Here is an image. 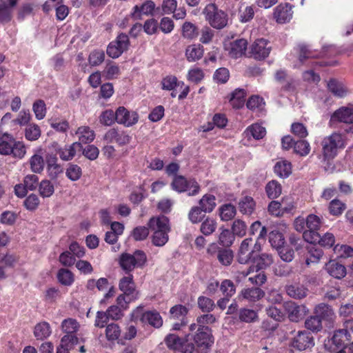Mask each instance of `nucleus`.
Listing matches in <instances>:
<instances>
[{
	"label": "nucleus",
	"instance_id": "f257e3e1",
	"mask_svg": "<svg viewBox=\"0 0 353 353\" xmlns=\"http://www.w3.org/2000/svg\"><path fill=\"white\" fill-rule=\"evenodd\" d=\"M190 332L186 334L188 345L186 351L189 353H210L214 343L211 328L199 327L196 323L189 326Z\"/></svg>",
	"mask_w": 353,
	"mask_h": 353
},
{
	"label": "nucleus",
	"instance_id": "f03ea898",
	"mask_svg": "<svg viewBox=\"0 0 353 353\" xmlns=\"http://www.w3.org/2000/svg\"><path fill=\"white\" fill-rule=\"evenodd\" d=\"M347 144L346 136L340 132H333L325 137L321 141V162L326 171L332 172L334 166L332 160L339 151L343 150Z\"/></svg>",
	"mask_w": 353,
	"mask_h": 353
},
{
	"label": "nucleus",
	"instance_id": "7ed1b4c3",
	"mask_svg": "<svg viewBox=\"0 0 353 353\" xmlns=\"http://www.w3.org/2000/svg\"><path fill=\"white\" fill-rule=\"evenodd\" d=\"M205 21L214 29L221 30L228 23V14L214 3H210L203 10Z\"/></svg>",
	"mask_w": 353,
	"mask_h": 353
},
{
	"label": "nucleus",
	"instance_id": "20e7f679",
	"mask_svg": "<svg viewBox=\"0 0 353 353\" xmlns=\"http://www.w3.org/2000/svg\"><path fill=\"white\" fill-rule=\"evenodd\" d=\"M170 186L176 192H185L188 196H194L201 190V186L195 179L186 178L182 175L174 176Z\"/></svg>",
	"mask_w": 353,
	"mask_h": 353
},
{
	"label": "nucleus",
	"instance_id": "39448f33",
	"mask_svg": "<svg viewBox=\"0 0 353 353\" xmlns=\"http://www.w3.org/2000/svg\"><path fill=\"white\" fill-rule=\"evenodd\" d=\"M133 321H140L143 324H149L154 327L159 328L163 325V319L157 311H143L142 306L137 307L131 314Z\"/></svg>",
	"mask_w": 353,
	"mask_h": 353
},
{
	"label": "nucleus",
	"instance_id": "423d86ee",
	"mask_svg": "<svg viewBox=\"0 0 353 353\" xmlns=\"http://www.w3.org/2000/svg\"><path fill=\"white\" fill-rule=\"evenodd\" d=\"M146 261L145 252L142 250H136L133 254H122L119 258V265L126 273H129L136 267L143 266Z\"/></svg>",
	"mask_w": 353,
	"mask_h": 353
},
{
	"label": "nucleus",
	"instance_id": "0eeeda50",
	"mask_svg": "<svg viewBox=\"0 0 353 353\" xmlns=\"http://www.w3.org/2000/svg\"><path fill=\"white\" fill-rule=\"evenodd\" d=\"M323 224L322 218L319 216L310 214L306 217L307 231L303 234L304 240L310 243H315V241L318 239V231L320 230Z\"/></svg>",
	"mask_w": 353,
	"mask_h": 353
},
{
	"label": "nucleus",
	"instance_id": "6e6552de",
	"mask_svg": "<svg viewBox=\"0 0 353 353\" xmlns=\"http://www.w3.org/2000/svg\"><path fill=\"white\" fill-rule=\"evenodd\" d=\"M350 335L346 330L339 329L334 331L332 336L325 341V348L330 352L337 349L343 350L350 341Z\"/></svg>",
	"mask_w": 353,
	"mask_h": 353
},
{
	"label": "nucleus",
	"instance_id": "1a4fd4ad",
	"mask_svg": "<svg viewBox=\"0 0 353 353\" xmlns=\"http://www.w3.org/2000/svg\"><path fill=\"white\" fill-rule=\"evenodd\" d=\"M284 308L289 319L292 322H299L309 312V309L305 305H298L293 301L284 303Z\"/></svg>",
	"mask_w": 353,
	"mask_h": 353
},
{
	"label": "nucleus",
	"instance_id": "9d476101",
	"mask_svg": "<svg viewBox=\"0 0 353 353\" xmlns=\"http://www.w3.org/2000/svg\"><path fill=\"white\" fill-rule=\"evenodd\" d=\"M117 122L125 127H131L137 123L139 114L135 111H129L123 106H119L116 110Z\"/></svg>",
	"mask_w": 353,
	"mask_h": 353
},
{
	"label": "nucleus",
	"instance_id": "9b49d317",
	"mask_svg": "<svg viewBox=\"0 0 353 353\" xmlns=\"http://www.w3.org/2000/svg\"><path fill=\"white\" fill-rule=\"evenodd\" d=\"M253 239L250 237L245 239L241 242L236 256V260L239 263L247 264L255 258L251 249Z\"/></svg>",
	"mask_w": 353,
	"mask_h": 353
},
{
	"label": "nucleus",
	"instance_id": "f8f14e48",
	"mask_svg": "<svg viewBox=\"0 0 353 353\" xmlns=\"http://www.w3.org/2000/svg\"><path fill=\"white\" fill-rule=\"evenodd\" d=\"M103 139L108 143H117L122 146L128 144L131 141V137L124 130L112 128L108 130L104 134Z\"/></svg>",
	"mask_w": 353,
	"mask_h": 353
},
{
	"label": "nucleus",
	"instance_id": "ddd939ff",
	"mask_svg": "<svg viewBox=\"0 0 353 353\" xmlns=\"http://www.w3.org/2000/svg\"><path fill=\"white\" fill-rule=\"evenodd\" d=\"M314 345L313 336L306 330L299 331L292 341V346L300 351Z\"/></svg>",
	"mask_w": 353,
	"mask_h": 353
},
{
	"label": "nucleus",
	"instance_id": "4468645a",
	"mask_svg": "<svg viewBox=\"0 0 353 353\" xmlns=\"http://www.w3.org/2000/svg\"><path fill=\"white\" fill-rule=\"evenodd\" d=\"M330 122L353 123V105L343 106L335 110L331 115Z\"/></svg>",
	"mask_w": 353,
	"mask_h": 353
},
{
	"label": "nucleus",
	"instance_id": "2eb2a0df",
	"mask_svg": "<svg viewBox=\"0 0 353 353\" xmlns=\"http://www.w3.org/2000/svg\"><path fill=\"white\" fill-rule=\"evenodd\" d=\"M271 47L268 46V41L264 39H256L251 46L250 52L255 59H263L270 52Z\"/></svg>",
	"mask_w": 353,
	"mask_h": 353
},
{
	"label": "nucleus",
	"instance_id": "dca6fc26",
	"mask_svg": "<svg viewBox=\"0 0 353 353\" xmlns=\"http://www.w3.org/2000/svg\"><path fill=\"white\" fill-rule=\"evenodd\" d=\"M165 342L170 349L178 350L182 353H189L186 351L188 345L186 336L183 339L176 334H170L165 337Z\"/></svg>",
	"mask_w": 353,
	"mask_h": 353
},
{
	"label": "nucleus",
	"instance_id": "f3484780",
	"mask_svg": "<svg viewBox=\"0 0 353 353\" xmlns=\"http://www.w3.org/2000/svg\"><path fill=\"white\" fill-rule=\"evenodd\" d=\"M292 7L289 3H281L275 8L273 15L277 23H285L292 19Z\"/></svg>",
	"mask_w": 353,
	"mask_h": 353
},
{
	"label": "nucleus",
	"instance_id": "a211bd4d",
	"mask_svg": "<svg viewBox=\"0 0 353 353\" xmlns=\"http://www.w3.org/2000/svg\"><path fill=\"white\" fill-rule=\"evenodd\" d=\"M265 292L259 287H252L243 289L239 296L250 303H255L264 297Z\"/></svg>",
	"mask_w": 353,
	"mask_h": 353
},
{
	"label": "nucleus",
	"instance_id": "6ab92c4d",
	"mask_svg": "<svg viewBox=\"0 0 353 353\" xmlns=\"http://www.w3.org/2000/svg\"><path fill=\"white\" fill-rule=\"evenodd\" d=\"M148 228L152 232H170L169 219L164 215L152 217L148 223Z\"/></svg>",
	"mask_w": 353,
	"mask_h": 353
},
{
	"label": "nucleus",
	"instance_id": "aec40b11",
	"mask_svg": "<svg viewBox=\"0 0 353 353\" xmlns=\"http://www.w3.org/2000/svg\"><path fill=\"white\" fill-rule=\"evenodd\" d=\"M154 8L155 3L152 1H146L141 6H134L130 15L133 19L140 20L141 19L142 14H152Z\"/></svg>",
	"mask_w": 353,
	"mask_h": 353
},
{
	"label": "nucleus",
	"instance_id": "412c9836",
	"mask_svg": "<svg viewBox=\"0 0 353 353\" xmlns=\"http://www.w3.org/2000/svg\"><path fill=\"white\" fill-rule=\"evenodd\" d=\"M314 314L321 321H332L335 318L334 312L332 307L324 303H319L314 308Z\"/></svg>",
	"mask_w": 353,
	"mask_h": 353
},
{
	"label": "nucleus",
	"instance_id": "4be33fe9",
	"mask_svg": "<svg viewBox=\"0 0 353 353\" xmlns=\"http://www.w3.org/2000/svg\"><path fill=\"white\" fill-rule=\"evenodd\" d=\"M82 150V145L81 143L74 142L71 145H65L60 148L57 150L59 157L63 161H68L72 160L76 154L77 151Z\"/></svg>",
	"mask_w": 353,
	"mask_h": 353
},
{
	"label": "nucleus",
	"instance_id": "5701e85b",
	"mask_svg": "<svg viewBox=\"0 0 353 353\" xmlns=\"http://www.w3.org/2000/svg\"><path fill=\"white\" fill-rule=\"evenodd\" d=\"M325 269L331 276L338 279L346 275L345 267L335 260H331L327 263Z\"/></svg>",
	"mask_w": 353,
	"mask_h": 353
},
{
	"label": "nucleus",
	"instance_id": "b1692460",
	"mask_svg": "<svg viewBox=\"0 0 353 353\" xmlns=\"http://www.w3.org/2000/svg\"><path fill=\"white\" fill-rule=\"evenodd\" d=\"M119 288L126 296H138V292L136 291L134 283L133 281V276L129 274L127 276H123L120 279Z\"/></svg>",
	"mask_w": 353,
	"mask_h": 353
},
{
	"label": "nucleus",
	"instance_id": "393cba45",
	"mask_svg": "<svg viewBox=\"0 0 353 353\" xmlns=\"http://www.w3.org/2000/svg\"><path fill=\"white\" fill-rule=\"evenodd\" d=\"M248 42L244 39H236L230 44L229 54L234 59L242 57L247 49Z\"/></svg>",
	"mask_w": 353,
	"mask_h": 353
},
{
	"label": "nucleus",
	"instance_id": "a878e982",
	"mask_svg": "<svg viewBox=\"0 0 353 353\" xmlns=\"http://www.w3.org/2000/svg\"><path fill=\"white\" fill-rule=\"evenodd\" d=\"M43 151L41 148H38L36 153L30 159V168L34 173H41L44 169L45 162Z\"/></svg>",
	"mask_w": 353,
	"mask_h": 353
},
{
	"label": "nucleus",
	"instance_id": "bb28decb",
	"mask_svg": "<svg viewBox=\"0 0 353 353\" xmlns=\"http://www.w3.org/2000/svg\"><path fill=\"white\" fill-rule=\"evenodd\" d=\"M15 140L14 137L8 132L0 136V154L10 155Z\"/></svg>",
	"mask_w": 353,
	"mask_h": 353
},
{
	"label": "nucleus",
	"instance_id": "cd10ccee",
	"mask_svg": "<svg viewBox=\"0 0 353 353\" xmlns=\"http://www.w3.org/2000/svg\"><path fill=\"white\" fill-rule=\"evenodd\" d=\"M246 91L244 89L236 88L230 94L229 101L235 109H239L244 105Z\"/></svg>",
	"mask_w": 353,
	"mask_h": 353
},
{
	"label": "nucleus",
	"instance_id": "c85d7f7f",
	"mask_svg": "<svg viewBox=\"0 0 353 353\" xmlns=\"http://www.w3.org/2000/svg\"><path fill=\"white\" fill-rule=\"evenodd\" d=\"M252 261L254 264L253 267H255V271L259 272L269 267L273 263L272 256L270 254L262 253L259 256H255Z\"/></svg>",
	"mask_w": 353,
	"mask_h": 353
},
{
	"label": "nucleus",
	"instance_id": "c756f323",
	"mask_svg": "<svg viewBox=\"0 0 353 353\" xmlns=\"http://www.w3.org/2000/svg\"><path fill=\"white\" fill-rule=\"evenodd\" d=\"M203 55V48L200 44H192L187 47L185 56L190 62L199 60Z\"/></svg>",
	"mask_w": 353,
	"mask_h": 353
},
{
	"label": "nucleus",
	"instance_id": "7c9ffc66",
	"mask_svg": "<svg viewBox=\"0 0 353 353\" xmlns=\"http://www.w3.org/2000/svg\"><path fill=\"white\" fill-rule=\"evenodd\" d=\"M238 206L242 214L250 215L254 212L256 203L252 196H245L239 200Z\"/></svg>",
	"mask_w": 353,
	"mask_h": 353
},
{
	"label": "nucleus",
	"instance_id": "2f4dec72",
	"mask_svg": "<svg viewBox=\"0 0 353 353\" xmlns=\"http://www.w3.org/2000/svg\"><path fill=\"white\" fill-rule=\"evenodd\" d=\"M288 296L295 299H301L307 294V289L303 285L294 284L285 288Z\"/></svg>",
	"mask_w": 353,
	"mask_h": 353
},
{
	"label": "nucleus",
	"instance_id": "473e14b6",
	"mask_svg": "<svg viewBox=\"0 0 353 353\" xmlns=\"http://www.w3.org/2000/svg\"><path fill=\"white\" fill-rule=\"evenodd\" d=\"M81 144L92 142L95 138V133L89 126H81L76 131Z\"/></svg>",
	"mask_w": 353,
	"mask_h": 353
},
{
	"label": "nucleus",
	"instance_id": "72a5a7b5",
	"mask_svg": "<svg viewBox=\"0 0 353 353\" xmlns=\"http://www.w3.org/2000/svg\"><path fill=\"white\" fill-rule=\"evenodd\" d=\"M274 173L281 178H287L292 173L291 163L286 160L278 161L274 167Z\"/></svg>",
	"mask_w": 353,
	"mask_h": 353
},
{
	"label": "nucleus",
	"instance_id": "f704fd0d",
	"mask_svg": "<svg viewBox=\"0 0 353 353\" xmlns=\"http://www.w3.org/2000/svg\"><path fill=\"white\" fill-rule=\"evenodd\" d=\"M51 333L50 325L46 321L39 323L34 327V335L37 340L46 339L50 336Z\"/></svg>",
	"mask_w": 353,
	"mask_h": 353
},
{
	"label": "nucleus",
	"instance_id": "c9c22d12",
	"mask_svg": "<svg viewBox=\"0 0 353 353\" xmlns=\"http://www.w3.org/2000/svg\"><path fill=\"white\" fill-rule=\"evenodd\" d=\"M199 204L204 213H210L216 207V198L213 194H206L199 200Z\"/></svg>",
	"mask_w": 353,
	"mask_h": 353
},
{
	"label": "nucleus",
	"instance_id": "e433bc0d",
	"mask_svg": "<svg viewBox=\"0 0 353 353\" xmlns=\"http://www.w3.org/2000/svg\"><path fill=\"white\" fill-rule=\"evenodd\" d=\"M181 35L189 40L194 39L199 35L198 27L190 21H185L181 27Z\"/></svg>",
	"mask_w": 353,
	"mask_h": 353
},
{
	"label": "nucleus",
	"instance_id": "4c0bfd02",
	"mask_svg": "<svg viewBox=\"0 0 353 353\" xmlns=\"http://www.w3.org/2000/svg\"><path fill=\"white\" fill-rule=\"evenodd\" d=\"M327 88L334 96L338 97H344L347 94V90L344 85L334 79L328 81Z\"/></svg>",
	"mask_w": 353,
	"mask_h": 353
},
{
	"label": "nucleus",
	"instance_id": "58836bf2",
	"mask_svg": "<svg viewBox=\"0 0 353 353\" xmlns=\"http://www.w3.org/2000/svg\"><path fill=\"white\" fill-rule=\"evenodd\" d=\"M219 216L222 221H228L232 219L236 213V207L231 203L222 205L219 209Z\"/></svg>",
	"mask_w": 353,
	"mask_h": 353
},
{
	"label": "nucleus",
	"instance_id": "ea45409f",
	"mask_svg": "<svg viewBox=\"0 0 353 353\" xmlns=\"http://www.w3.org/2000/svg\"><path fill=\"white\" fill-rule=\"evenodd\" d=\"M189 310L183 305H176L170 310V318L173 320H188Z\"/></svg>",
	"mask_w": 353,
	"mask_h": 353
},
{
	"label": "nucleus",
	"instance_id": "a19ab883",
	"mask_svg": "<svg viewBox=\"0 0 353 353\" xmlns=\"http://www.w3.org/2000/svg\"><path fill=\"white\" fill-rule=\"evenodd\" d=\"M79 327V322L74 319L68 318L61 323L62 330L65 334H76Z\"/></svg>",
	"mask_w": 353,
	"mask_h": 353
},
{
	"label": "nucleus",
	"instance_id": "79ce46f5",
	"mask_svg": "<svg viewBox=\"0 0 353 353\" xmlns=\"http://www.w3.org/2000/svg\"><path fill=\"white\" fill-rule=\"evenodd\" d=\"M265 192L270 199L279 197L282 192L281 184L276 180L269 181L265 186Z\"/></svg>",
	"mask_w": 353,
	"mask_h": 353
},
{
	"label": "nucleus",
	"instance_id": "37998d69",
	"mask_svg": "<svg viewBox=\"0 0 353 353\" xmlns=\"http://www.w3.org/2000/svg\"><path fill=\"white\" fill-rule=\"evenodd\" d=\"M24 133L27 140L34 141L39 139L41 131L37 124L30 123L26 127Z\"/></svg>",
	"mask_w": 353,
	"mask_h": 353
},
{
	"label": "nucleus",
	"instance_id": "c03bdc74",
	"mask_svg": "<svg viewBox=\"0 0 353 353\" xmlns=\"http://www.w3.org/2000/svg\"><path fill=\"white\" fill-rule=\"evenodd\" d=\"M305 327L314 333L320 332L322 328V321L315 314L310 316L305 321Z\"/></svg>",
	"mask_w": 353,
	"mask_h": 353
},
{
	"label": "nucleus",
	"instance_id": "a18cd8bd",
	"mask_svg": "<svg viewBox=\"0 0 353 353\" xmlns=\"http://www.w3.org/2000/svg\"><path fill=\"white\" fill-rule=\"evenodd\" d=\"M57 279L59 282L65 286H70L74 282L73 273L65 268H61L57 273Z\"/></svg>",
	"mask_w": 353,
	"mask_h": 353
},
{
	"label": "nucleus",
	"instance_id": "49530a36",
	"mask_svg": "<svg viewBox=\"0 0 353 353\" xmlns=\"http://www.w3.org/2000/svg\"><path fill=\"white\" fill-rule=\"evenodd\" d=\"M239 319L245 323L254 322L258 320V313L252 309L241 308L239 312Z\"/></svg>",
	"mask_w": 353,
	"mask_h": 353
},
{
	"label": "nucleus",
	"instance_id": "de8ad7c7",
	"mask_svg": "<svg viewBox=\"0 0 353 353\" xmlns=\"http://www.w3.org/2000/svg\"><path fill=\"white\" fill-rule=\"evenodd\" d=\"M117 122L116 111L108 109L103 111L99 116V122L105 126H110Z\"/></svg>",
	"mask_w": 353,
	"mask_h": 353
},
{
	"label": "nucleus",
	"instance_id": "09e8293b",
	"mask_svg": "<svg viewBox=\"0 0 353 353\" xmlns=\"http://www.w3.org/2000/svg\"><path fill=\"white\" fill-rule=\"evenodd\" d=\"M216 221L212 218L208 217L201 223L200 231L203 234L209 236L216 230Z\"/></svg>",
	"mask_w": 353,
	"mask_h": 353
},
{
	"label": "nucleus",
	"instance_id": "8fccbe9b",
	"mask_svg": "<svg viewBox=\"0 0 353 353\" xmlns=\"http://www.w3.org/2000/svg\"><path fill=\"white\" fill-rule=\"evenodd\" d=\"M197 305L199 308L203 312H212L214 308L215 307V303L212 299L210 298L204 296H200L198 298L197 300Z\"/></svg>",
	"mask_w": 353,
	"mask_h": 353
},
{
	"label": "nucleus",
	"instance_id": "3c124183",
	"mask_svg": "<svg viewBox=\"0 0 353 353\" xmlns=\"http://www.w3.org/2000/svg\"><path fill=\"white\" fill-rule=\"evenodd\" d=\"M233 252L230 249L222 248L216 256L219 262L225 266L231 265L233 260Z\"/></svg>",
	"mask_w": 353,
	"mask_h": 353
},
{
	"label": "nucleus",
	"instance_id": "603ef678",
	"mask_svg": "<svg viewBox=\"0 0 353 353\" xmlns=\"http://www.w3.org/2000/svg\"><path fill=\"white\" fill-rule=\"evenodd\" d=\"M269 242L273 248L279 249L283 245L285 239L281 232L273 230L269 234Z\"/></svg>",
	"mask_w": 353,
	"mask_h": 353
},
{
	"label": "nucleus",
	"instance_id": "864d4df0",
	"mask_svg": "<svg viewBox=\"0 0 353 353\" xmlns=\"http://www.w3.org/2000/svg\"><path fill=\"white\" fill-rule=\"evenodd\" d=\"M39 191L42 197H50L54 192V185L49 180H43L39 183Z\"/></svg>",
	"mask_w": 353,
	"mask_h": 353
},
{
	"label": "nucleus",
	"instance_id": "5fc2aeb1",
	"mask_svg": "<svg viewBox=\"0 0 353 353\" xmlns=\"http://www.w3.org/2000/svg\"><path fill=\"white\" fill-rule=\"evenodd\" d=\"M105 59V53L101 50H95L90 52L88 57V62L91 66L101 65Z\"/></svg>",
	"mask_w": 353,
	"mask_h": 353
},
{
	"label": "nucleus",
	"instance_id": "6e6d98bb",
	"mask_svg": "<svg viewBox=\"0 0 353 353\" xmlns=\"http://www.w3.org/2000/svg\"><path fill=\"white\" fill-rule=\"evenodd\" d=\"M26 154V148L23 141L15 140L10 152L11 156L14 158L21 159Z\"/></svg>",
	"mask_w": 353,
	"mask_h": 353
},
{
	"label": "nucleus",
	"instance_id": "4d7b16f0",
	"mask_svg": "<svg viewBox=\"0 0 353 353\" xmlns=\"http://www.w3.org/2000/svg\"><path fill=\"white\" fill-rule=\"evenodd\" d=\"M169 232H153L152 236V243L155 246L162 247L168 241Z\"/></svg>",
	"mask_w": 353,
	"mask_h": 353
},
{
	"label": "nucleus",
	"instance_id": "13d9d810",
	"mask_svg": "<svg viewBox=\"0 0 353 353\" xmlns=\"http://www.w3.org/2000/svg\"><path fill=\"white\" fill-rule=\"evenodd\" d=\"M65 175L72 181H76L81 178L82 170L78 165L69 164L65 171Z\"/></svg>",
	"mask_w": 353,
	"mask_h": 353
},
{
	"label": "nucleus",
	"instance_id": "bf43d9fd",
	"mask_svg": "<svg viewBox=\"0 0 353 353\" xmlns=\"http://www.w3.org/2000/svg\"><path fill=\"white\" fill-rule=\"evenodd\" d=\"M121 334L119 326L116 323H110L105 328V335L108 341H115L119 339Z\"/></svg>",
	"mask_w": 353,
	"mask_h": 353
},
{
	"label": "nucleus",
	"instance_id": "052dcab7",
	"mask_svg": "<svg viewBox=\"0 0 353 353\" xmlns=\"http://www.w3.org/2000/svg\"><path fill=\"white\" fill-rule=\"evenodd\" d=\"M318 239L315 241L324 248H330L335 243V237L332 233L326 232L322 236L318 233Z\"/></svg>",
	"mask_w": 353,
	"mask_h": 353
},
{
	"label": "nucleus",
	"instance_id": "680f3d73",
	"mask_svg": "<svg viewBox=\"0 0 353 353\" xmlns=\"http://www.w3.org/2000/svg\"><path fill=\"white\" fill-rule=\"evenodd\" d=\"M234 240V234L228 229H223L219 234V243L224 247L232 245Z\"/></svg>",
	"mask_w": 353,
	"mask_h": 353
},
{
	"label": "nucleus",
	"instance_id": "e2e57ef3",
	"mask_svg": "<svg viewBox=\"0 0 353 353\" xmlns=\"http://www.w3.org/2000/svg\"><path fill=\"white\" fill-rule=\"evenodd\" d=\"M310 145L305 140L296 141L294 147V152L301 157H305L310 153Z\"/></svg>",
	"mask_w": 353,
	"mask_h": 353
},
{
	"label": "nucleus",
	"instance_id": "0e129e2a",
	"mask_svg": "<svg viewBox=\"0 0 353 353\" xmlns=\"http://www.w3.org/2000/svg\"><path fill=\"white\" fill-rule=\"evenodd\" d=\"M334 252L340 258H348L353 256V248L347 245H336Z\"/></svg>",
	"mask_w": 353,
	"mask_h": 353
},
{
	"label": "nucleus",
	"instance_id": "69168bd1",
	"mask_svg": "<svg viewBox=\"0 0 353 353\" xmlns=\"http://www.w3.org/2000/svg\"><path fill=\"white\" fill-rule=\"evenodd\" d=\"M79 343V339L76 334H65L61 339V346L71 350Z\"/></svg>",
	"mask_w": 353,
	"mask_h": 353
},
{
	"label": "nucleus",
	"instance_id": "338daca9",
	"mask_svg": "<svg viewBox=\"0 0 353 353\" xmlns=\"http://www.w3.org/2000/svg\"><path fill=\"white\" fill-rule=\"evenodd\" d=\"M246 131L255 139H262L266 133L265 128L258 123L250 125Z\"/></svg>",
	"mask_w": 353,
	"mask_h": 353
},
{
	"label": "nucleus",
	"instance_id": "774afa93",
	"mask_svg": "<svg viewBox=\"0 0 353 353\" xmlns=\"http://www.w3.org/2000/svg\"><path fill=\"white\" fill-rule=\"evenodd\" d=\"M220 290L223 294L228 298L232 296L236 292V288L234 283L228 279H225L221 282Z\"/></svg>",
	"mask_w": 353,
	"mask_h": 353
}]
</instances>
